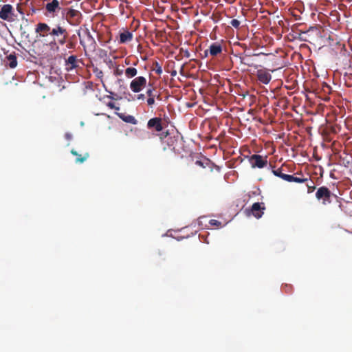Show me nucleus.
<instances>
[{"mask_svg": "<svg viewBox=\"0 0 352 352\" xmlns=\"http://www.w3.org/2000/svg\"><path fill=\"white\" fill-rule=\"evenodd\" d=\"M35 32L40 38L50 36V41L45 39V44L50 50L55 52H58L60 46L67 43L68 32L66 28L60 25H56L52 28L47 23L39 22L36 25Z\"/></svg>", "mask_w": 352, "mask_h": 352, "instance_id": "obj_1", "label": "nucleus"}, {"mask_svg": "<svg viewBox=\"0 0 352 352\" xmlns=\"http://www.w3.org/2000/svg\"><path fill=\"white\" fill-rule=\"evenodd\" d=\"M62 18L65 20L70 25H79L82 20V13L72 8H65L61 11Z\"/></svg>", "mask_w": 352, "mask_h": 352, "instance_id": "obj_2", "label": "nucleus"}, {"mask_svg": "<svg viewBox=\"0 0 352 352\" xmlns=\"http://www.w3.org/2000/svg\"><path fill=\"white\" fill-rule=\"evenodd\" d=\"M272 173L287 182L305 183L309 179L307 177H298L296 174L294 175L285 174L282 171V168L273 169Z\"/></svg>", "mask_w": 352, "mask_h": 352, "instance_id": "obj_3", "label": "nucleus"}, {"mask_svg": "<svg viewBox=\"0 0 352 352\" xmlns=\"http://www.w3.org/2000/svg\"><path fill=\"white\" fill-rule=\"evenodd\" d=\"M14 8L10 4H4L0 8V19L9 23L14 22L16 19Z\"/></svg>", "mask_w": 352, "mask_h": 352, "instance_id": "obj_4", "label": "nucleus"}, {"mask_svg": "<svg viewBox=\"0 0 352 352\" xmlns=\"http://www.w3.org/2000/svg\"><path fill=\"white\" fill-rule=\"evenodd\" d=\"M335 196L331 190L323 186L317 189L316 197L318 201H321L322 205H327L331 203V197Z\"/></svg>", "mask_w": 352, "mask_h": 352, "instance_id": "obj_5", "label": "nucleus"}, {"mask_svg": "<svg viewBox=\"0 0 352 352\" xmlns=\"http://www.w3.org/2000/svg\"><path fill=\"white\" fill-rule=\"evenodd\" d=\"M63 1L59 0H46L45 8L46 10L45 15H51L54 16L61 10L60 3Z\"/></svg>", "mask_w": 352, "mask_h": 352, "instance_id": "obj_6", "label": "nucleus"}, {"mask_svg": "<svg viewBox=\"0 0 352 352\" xmlns=\"http://www.w3.org/2000/svg\"><path fill=\"white\" fill-rule=\"evenodd\" d=\"M265 210V204L261 202H256L252 204L250 208L245 209V214L248 216L252 215L256 219H260L264 214Z\"/></svg>", "mask_w": 352, "mask_h": 352, "instance_id": "obj_7", "label": "nucleus"}, {"mask_svg": "<svg viewBox=\"0 0 352 352\" xmlns=\"http://www.w3.org/2000/svg\"><path fill=\"white\" fill-rule=\"evenodd\" d=\"M249 162L253 168H263L267 165V156L254 154L250 157Z\"/></svg>", "mask_w": 352, "mask_h": 352, "instance_id": "obj_8", "label": "nucleus"}, {"mask_svg": "<svg viewBox=\"0 0 352 352\" xmlns=\"http://www.w3.org/2000/svg\"><path fill=\"white\" fill-rule=\"evenodd\" d=\"M147 80L144 76L135 77L130 83V89L134 93H139L146 85Z\"/></svg>", "mask_w": 352, "mask_h": 352, "instance_id": "obj_9", "label": "nucleus"}, {"mask_svg": "<svg viewBox=\"0 0 352 352\" xmlns=\"http://www.w3.org/2000/svg\"><path fill=\"white\" fill-rule=\"evenodd\" d=\"M165 126L162 121V119L159 117H155L151 118L147 122V128L149 130L155 132H162L164 129Z\"/></svg>", "mask_w": 352, "mask_h": 352, "instance_id": "obj_10", "label": "nucleus"}, {"mask_svg": "<svg viewBox=\"0 0 352 352\" xmlns=\"http://www.w3.org/2000/svg\"><path fill=\"white\" fill-rule=\"evenodd\" d=\"M256 76L259 82L265 85H267L272 80L271 74L265 68L258 69Z\"/></svg>", "mask_w": 352, "mask_h": 352, "instance_id": "obj_11", "label": "nucleus"}, {"mask_svg": "<svg viewBox=\"0 0 352 352\" xmlns=\"http://www.w3.org/2000/svg\"><path fill=\"white\" fill-rule=\"evenodd\" d=\"M79 60L75 55L69 56L65 61V69L68 72L72 71L79 67Z\"/></svg>", "mask_w": 352, "mask_h": 352, "instance_id": "obj_12", "label": "nucleus"}, {"mask_svg": "<svg viewBox=\"0 0 352 352\" xmlns=\"http://www.w3.org/2000/svg\"><path fill=\"white\" fill-rule=\"evenodd\" d=\"M208 52L212 56H217L222 52V46L217 42L213 43L209 46L208 50L204 52L206 56Z\"/></svg>", "mask_w": 352, "mask_h": 352, "instance_id": "obj_13", "label": "nucleus"}, {"mask_svg": "<svg viewBox=\"0 0 352 352\" xmlns=\"http://www.w3.org/2000/svg\"><path fill=\"white\" fill-rule=\"evenodd\" d=\"M133 39V34L129 30H124L120 34V43H126L131 41Z\"/></svg>", "mask_w": 352, "mask_h": 352, "instance_id": "obj_14", "label": "nucleus"}, {"mask_svg": "<svg viewBox=\"0 0 352 352\" xmlns=\"http://www.w3.org/2000/svg\"><path fill=\"white\" fill-rule=\"evenodd\" d=\"M71 153L74 155V156H76V158L75 160V162L76 163H83L85 161L87 160V159L89 157V155L88 153H85L83 155H80L78 153V152L76 151H75L74 149H72L71 151Z\"/></svg>", "mask_w": 352, "mask_h": 352, "instance_id": "obj_15", "label": "nucleus"}, {"mask_svg": "<svg viewBox=\"0 0 352 352\" xmlns=\"http://www.w3.org/2000/svg\"><path fill=\"white\" fill-rule=\"evenodd\" d=\"M118 116L120 119H122L124 122L126 123H130L133 124H136L138 123L137 120L133 116L124 115L123 113H118Z\"/></svg>", "mask_w": 352, "mask_h": 352, "instance_id": "obj_16", "label": "nucleus"}, {"mask_svg": "<svg viewBox=\"0 0 352 352\" xmlns=\"http://www.w3.org/2000/svg\"><path fill=\"white\" fill-rule=\"evenodd\" d=\"M8 65L10 68H15L17 65V59L14 54H11L7 57Z\"/></svg>", "mask_w": 352, "mask_h": 352, "instance_id": "obj_17", "label": "nucleus"}, {"mask_svg": "<svg viewBox=\"0 0 352 352\" xmlns=\"http://www.w3.org/2000/svg\"><path fill=\"white\" fill-rule=\"evenodd\" d=\"M86 34H87V42L89 44V48L91 50H95L96 43L94 38L91 34L90 32L88 30L86 32Z\"/></svg>", "mask_w": 352, "mask_h": 352, "instance_id": "obj_18", "label": "nucleus"}, {"mask_svg": "<svg viewBox=\"0 0 352 352\" xmlns=\"http://www.w3.org/2000/svg\"><path fill=\"white\" fill-rule=\"evenodd\" d=\"M124 74L126 78H132L137 75L138 70L135 67H127L124 71Z\"/></svg>", "mask_w": 352, "mask_h": 352, "instance_id": "obj_19", "label": "nucleus"}, {"mask_svg": "<svg viewBox=\"0 0 352 352\" xmlns=\"http://www.w3.org/2000/svg\"><path fill=\"white\" fill-rule=\"evenodd\" d=\"M251 55L246 54L243 58H241V63L249 67L254 66L253 63L250 61Z\"/></svg>", "mask_w": 352, "mask_h": 352, "instance_id": "obj_20", "label": "nucleus"}, {"mask_svg": "<svg viewBox=\"0 0 352 352\" xmlns=\"http://www.w3.org/2000/svg\"><path fill=\"white\" fill-rule=\"evenodd\" d=\"M154 65L155 68L153 69V70H155L157 74L160 75L162 73V69L161 65L157 62H155Z\"/></svg>", "mask_w": 352, "mask_h": 352, "instance_id": "obj_21", "label": "nucleus"}, {"mask_svg": "<svg viewBox=\"0 0 352 352\" xmlns=\"http://www.w3.org/2000/svg\"><path fill=\"white\" fill-rule=\"evenodd\" d=\"M311 185H310L309 184H307V193H311L316 189V186H314V182H312V181H311Z\"/></svg>", "mask_w": 352, "mask_h": 352, "instance_id": "obj_22", "label": "nucleus"}, {"mask_svg": "<svg viewBox=\"0 0 352 352\" xmlns=\"http://www.w3.org/2000/svg\"><path fill=\"white\" fill-rule=\"evenodd\" d=\"M209 223L212 226L219 227V226H221V222L219 221L218 220H216V219H211V220H210Z\"/></svg>", "mask_w": 352, "mask_h": 352, "instance_id": "obj_23", "label": "nucleus"}, {"mask_svg": "<svg viewBox=\"0 0 352 352\" xmlns=\"http://www.w3.org/2000/svg\"><path fill=\"white\" fill-rule=\"evenodd\" d=\"M241 23L239 20L237 19H232L231 21H230V25L235 28H239V25H240Z\"/></svg>", "mask_w": 352, "mask_h": 352, "instance_id": "obj_24", "label": "nucleus"}, {"mask_svg": "<svg viewBox=\"0 0 352 352\" xmlns=\"http://www.w3.org/2000/svg\"><path fill=\"white\" fill-rule=\"evenodd\" d=\"M146 95L148 98H155V94H154V89L149 88L146 91Z\"/></svg>", "mask_w": 352, "mask_h": 352, "instance_id": "obj_25", "label": "nucleus"}, {"mask_svg": "<svg viewBox=\"0 0 352 352\" xmlns=\"http://www.w3.org/2000/svg\"><path fill=\"white\" fill-rule=\"evenodd\" d=\"M180 52L181 54H182V55L186 58H189L190 56V52H188V50H184V49H181L180 50Z\"/></svg>", "mask_w": 352, "mask_h": 352, "instance_id": "obj_26", "label": "nucleus"}, {"mask_svg": "<svg viewBox=\"0 0 352 352\" xmlns=\"http://www.w3.org/2000/svg\"><path fill=\"white\" fill-rule=\"evenodd\" d=\"M107 106L108 107H109L110 109H116V110H119V107H116L115 103L113 102H109L107 104Z\"/></svg>", "mask_w": 352, "mask_h": 352, "instance_id": "obj_27", "label": "nucleus"}, {"mask_svg": "<svg viewBox=\"0 0 352 352\" xmlns=\"http://www.w3.org/2000/svg\"><path fill=\"white\" fill-rule=\"evenodd\" d=\"M66 47L67 49H73L75 47V44L72 41H68L66 43Z\"/></svg>", "mask_w": 352, "mask_h": 352, "instance_id": "obj_28", "label": "nucleus"}, {"mask_svg": "<svg viewBox=\"0 0 352 352\" xmlns=\"http://www.w3.org/2000/svg\"><path fill=\"white\" fill-rule=\"evenodd\" d=\"M155 103V98H148L147 104L149 106H152Z\"/></svg>", "mask_w": 352, "mask_h": 352, "instance_id": "obj_29", "label": "nucleus"}, {"mask_svg": "<svg viewBox=\"0 0 352 352\" xmlns=\"http://www.w3.org/2000/svg\"><path fill=\"white\" fill-rule=\"evenodd\" d=\"M123 74V71L122 69H120L118 68H117L115 71V74L116 76H120Z\"/></svg>", "mask_w": 352, "mask_h": 352, "instance_id": "obj_30", "label": "nucleus"}, {"mask_svg": "<svg viewBox=\"0 0 352 352\" xmlns=\"http://www.w3.org/2000/svg\"><path fill=\"white\" fill-rule=\"evenodd\" d=\"M168 135H169V133H168V131H166V132L162 131V133H161V137H160V138H161V139H163V138H166Z\"/></svg>", "mask_w": 352, "mask_h": 352, "instance_id": "obj_31", "label": "nucleus"}, {"mask_svg": "<svg viewBox=\"0 0 352 352\" xmlns=\"http://www.w3.org/2000/svg\"><path fill=\"white\" fill-rule=\"evenodd\" d=\"M65 139H67V140H72V135L71 133H66L65 134Z\"/></svg>", "mask_w": 352, "mask_h": 352, "instance_id": "obj_32", "label": "nucleus"}, {"mask_svg": "<svg viewBox=\"0 0 352 352\" xmlns=\"http://www.w3.org/2000/svg\"><path fill=\"white\" fill-rule=\"evenodd\" d=\"M16 10H17V11H18L20 14H24V12H23V8H21V6L20 5H18V6H17V7H16Z\"/></svg>", "mask_w": 352, "mask_h": 352, "instance_id": "obj_33", "label": "nucleus"}, {"mask_svg": "<svg viewBox=\"0 0 352 352\" xmlns=\"http://www.w3.org/2000/svg\"><path fill=\"white\" fill-rule=\"evenodd\" d=\"M138 99H144V94H139L138 96Z\"/></svg>", "mask_w": 352, "mask_h": 352, "instance_id": "obj_34", "label": "nucleus"}, {"mask_svg": "<svg viewBox=\"0 0 352 352\" xmlns=\"http://www.w3.org/2000/svg\"><path fill=\"white\" fill-rule=\"evenodd\" d=\"M324 87H326V88L328 89V91H330V89H331L330 86H329V85H327V84H326L324 86H323V88H324Z\"/></svg>", "mask_w": 352, "mask_h": 352, "instance_id": "obj_35", "label": "nucleus"}, {"mask_svg": "<svg viewBox=\"0 0 352 352\" xmlns=\"http://www.w3.org/2000/svg\"><path fill=\"white\" fill-rule=\"evenodd\" d=\"M261 54L267 55V54H265L263 52H260V53H258V54H254V56H259V55H261Z\"/></svg>", "mask_w": 352, "mask_h": 352, "instance_id": "obj_36", "label": "nucleus"}, {"mask_svg": "<svg viewBox=\"0 0 352 352\" xmlns=\"http://www.w3.org/2000/svg\"><path fill=\"white\" fill-rule=\"evenodd\" d=\"M80 45H82L83 46V47L85 48V46H84V45H83V43H82V41L81 40L80 41Z\"/></svg>", "mask_w": 352, "mask_h": 352, "instance_id": "obj_37", "label": "nucleus"}, {"mask_svg": "<svg viewBox=\"0 0 352 352\" xmlns=\"http://www.w3.org/2000/svg\"><path fill=\"white\" fill-rule=\"evenodd\" d=\"M197 164H201V162L200 161H197Z\"/></svg>", "mask_w": 352, "mask_h": 352, "instance_id": "obj_38", "label": "nucleus"}, {"mask_svg": "<svg viewBox=\"0 0 352 352\" xmlns=\"http://www.w3.org/2000/svg\"><path fill=\"white\" fill-rule=\"evenodd\" d=\"M176 74V72H174L172 73V76L175 75Z\"/></svg>", "mask_w": 352, "mask_h": 352, "instance_id": "obj_39", "label": "nucleus"}, {"mask_svg": "<svg viewBox=\"0 0 352 352\" xmlns=\"http://www.w3.org/2000/svg\"><path fill=\"white\" fill-rule=\"evenodd\" d=\"M1 1V0H0V2Z\"/></svg>", "mask_w": 352, "mask_h": 352, "instance_id": "obj_40", "label": "nucleus"}]
</instances>
